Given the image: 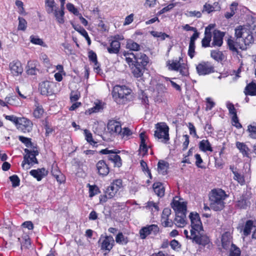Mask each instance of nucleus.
Here are the masks:
<instances>
[{
    "mask_svg": "<svg viewBox=\"0 0 256 256\" xmlns=\"http://www.w3.org/2000/svg\"><path fill=\"white\" fill-rule=\"evenodd\" d=\"M191 222L190 238L193 242L206 246L210 242L208 236L204 234L203 227L199 214L191 212L189 216Z\"/></svg>",
    "mask_w": 256,
    "mask_h": 256,
    "instance_id": "nucleus-1",
    "label": "nucleus"
},
{
    "mask_svg": "<svg viewBox=\"0 0 256 256\" xmlns=\"http://www.w3.org/2000/svg\"><path fill=\"white\" fill-rule=\"evenodd\" d=\"M228 197L222 189L212 190L209 196L210 206L214 211L222 210L224 207V200Z\"/></svg>",
    "mask_w": 256,
    "mask_h": 256,
    "instance_id": "nucleus-2",
    "label": "nucleus"
},
{
    "mask_svg": "<svg viewBox=\"0 0 256 256\" xmlns=\"http://www.w3.org/2000/svg\"><path fill=\"white\" fill-rule=\"evenodd\" d=\"M131 92V89L128 86L116 85L114 87L112 94L116 103L124 104L130 100Z\"/></svg>",
    "mask_w": 256,
    "mask_h": 256,
    "instance_id": "nucleus-3",
    "label": "nucleus"
},
{
    "mask_svg": "<svg viewBox=\"0 0 256 256\" xmlns=\"http://www.w3.org/2000/svg\"><path fill=\"white\" fill-rule=\"evenodd\" d=\"M156 128L154 134L155 138L160 140L163 143L168 144L170 140L168 126L164 123H160L156 124Z\"/></svg>",
    "mask_w": 256,
    "mask_h": 256,
    "instance_id": "nucleus-4",
    "label": "nucleus"
},
{
    "mask_svg": "<svg viewBox=\"0 0 256 256\" xmlns=\"http://www.w3.org/2000/svg\"><path fill=\"white\" fill-rule=\"evenodd\" d=\"M24 151L26 154L24 157V160L22 164L23 168L26 164L30 165L38 163L36 156L38 154V152L36 146H33V148L30 150L25 148Z\"/></svg>",
    "mask_w": 256,
    "mask_h": 256,
    "instance_id": "nucleus-5",
    "label": "nucleus"
},
{
    "mask_svg": "<svg viewBox=\"0 0 256 256\" xmlns=\"http://www.w3.org/2000/svg\"><path fill=\"white\" fill-rule=\"evenodd\" d=\"M197 73L200 76H206L214 72V66L210 62L202 61L196 66Z\"/></svg>",
    "mask_w": 256,
    "mask_h": 256,
    "instance_id": "nucleus-6",
    "label": "nucleus"
},
{
    "mask_svg": "<svg viewBox=\"0 0 256 256\" xmlns=\"http://www.w3.org/2000/svg\"><path fill=\"white\" fill-rule=\"evenodd\" d=\"M100 249L104 251L109 252L114 244V240L111 236L102 235L98 242Z\"/></svg>",
    "mask_w": 256,
    "mask_h": 256,
    "instance_id": "nucleus-7",
    "label": "nucleus"
},
{
    "mask_svg": "<svg viewBox=\"0 0 256 256\" xmlns=\"http://www.w3.org/2000/svg\"><path fill=\"white\" fill-rule=\"evenodd\" d=\"M122 186V180L120 179L116 180L106 188L104 192L106 194L107 196H108L109 199L112 198L115 196Z\"/></svg>",
    "mask_w": 256,
    "mask_h": 256,
    "instance_id": "nucleus-8",
    "label": "nucleus"
},
{
    "mask_svg": "<svg viewBox=\"0 0 256 256\" xmlns=\"http://www.w3.org/2000/svg\"><path fill=\"white\" fill-rule=\"evenodd\" d=\"M172 207L175 211L176 214H186V204L184 202L174 200Z\"/></svg>",
    "mask_w": 256,
    "mask_h": 256,
    "instance_id": "nucleus-9",
    "label": "nucleus"
},
{
    "mask_svg": "<svg viewBox=\"0 0 256 256\" xmlns=\"http://www.w3.org/2000/svg\"><path fill=\"white\" fill-rule=\"evenodd\" d=\"M10 69L14 76L21 75L23 72V68L21 62L18 60H14L10 64Z\"/></svg>",
    "mask_w": 256,
    "mask_h": 256,
    "instance_id": "nucleus-10",
    "label": "nucleus"
},
{
    "mask_svg": "<svg viewBox=\"0 0 256 256\" xmlns=\"http://www.w3.org/2000/svg\"><path fill=\"white\" fill-rule=\"evenodd\" d=\"M96 168L98 173L100 176H106L110 172V168L104 160H99L96 164Z\"/></svg>",
    "mask_w": 256,
    "mask_h": 256,
    "instance_id": "nucleus-11",
    "label": "nucleus"
},
{
    "mask_svg": "<svg viewBox=\"0 0 256 256\" xmlns=\"http://www.w3.org/2000/svg\"><path fill=\"white\" fill-rule=\"evenodd\" d=\"M53 84L48 81L40 82L39 84V90L42 95H50L52 93V86Z\"/></svg>",
    "mask_w": 256,
    "mask_h": 256,
    "instance_id": "nucleus-12",
    "label": "nucleus"
},
{
    "mask_svg": "<svg viewBox=\"0 0 256 256\" xmlns=\"http://www.w3.org/2000/svg\"><path fill=\"white\" fill-rule=\"evenodd\" d=\"M108 130L112 134H119L122 132V126L120 122L114 120H110L108 122L107 126Z\"/></svg>",
    "mask_w": 256,
    "mask_h": 256,
    "instance_id": "nucleus-13",
    "label": "nucleus"
},
{
    "mask_svg": "<svg viewBox=\"0 0 256 256\" xmlns=\"http://www.w3.org/2000/svg\"><path fill=\"white\" fill-rule=\"evenodd\" d=\"M224 33L219 30H215L213 32V40L212 46H220L223 43V37Z\"/></svg>",
    "mask_w": 256,
    "mask_h": 256,
    "instance_id": "nucleus-14",
    "label": "nucleus"
},
{
    "mask_svg": "<svg viewBox=\"0 0 256 256\" xmlns=\"http://www.w3.org/2000/svg\"><path fill=\"white\" fill-rule=\"evenodd\" d=\"M148 63V58L146 54L142 52L136 53L135 56L134 64L146 67Z\"/></svg>",
    "mask_w": 256,
    "mask_h": 256,
    "instance_id": "nucleus-15",
    "label": "nucleus"
},
{
    "mask_svg": "<svg viewBox=\"0 0 256 256\" xmlns=\"http://www.w3.org/2000/svg\"><path fill=\"white\" fill-rule=\"evenodd\" d=\"M171 214V210L169 208L164 209L162 214L161 222L164 227L172 226L173 222L172 220L170 221L168 217Z\"/></svg>",
    "mask_w": 256,
    "mask_h": 256,
    "instance_id": "nucleus-16",
    "label": "nucleus"
},
{
    "mask_svg": "<svg viewBox=\"0 0 256 256\" xmlns=\"http://www.w3.org/2000/svg\"><path fill=\"white\" fill-rule=\"evenodd\" d=\"M18 125L24 132H29L32 130V122L24 118H20Z\"/></svg>",
    "mask_w": 256,
    "mask_h": 256,
    "instance_id": "nucleus-17",
    "label": "nucleus"
},
{
    "mask_svg": "<svg viewBox=\"0 0 256 256\" xmlns=\"http://www.w3.org/2000/svg\"><path fill=\"white\" fill-rule=\"evenodd\" d=\"M30 173L38 181H40L42 178L48 174V172L44 168H41L37 170H32L30 171Z\"/></svg>",
    "mask_w": 256,
    "mask_h": 256,
    "instance_id": "nucleus-18",
    "label": "nucleus"
},
{
    "mask_svg": "<svg viewBox=\"0 0 256 256\" xmlns=\"http://www.w3.org/2000/svg\"><path fill=\"white\" fill-rule=\"evenodd\" d=\"M245 26L247 28L248 32L256 34V18L252 16H248Z\"/></svg>",
    "mask_w": 256,
    "mask_h": 256,
    "instance_id": "nucleus-19",
    "label": "nucleus"
},
{
    "mask_svg": "<svg viewBox=\"0 0 256 256\" xmlns=\"http://www.w3.org/2000/svg\"><path fill=\"white\" fill-rule=\"evenodd\" d=\"M120 48V42L117 40H114L110 42V46L107 47V50L110 54H118Z\"/></svg>",
    "mask_w": 256,
    "mask_h": 256,
    "instance_id": "nucleus-20",
    "label": "nucleus"
},
{
    "mask_svg": "<svg viewBox=\"0 0 256 256\" xmlns=\"http://www.w3.org/2000/svg\"><path fill=\"white\" fill-rule=\"evenodd\" d=\"M64 9L54 8L53 12L56 20L60 24H63L64 22Z\"/></svg>",
    "mask_w": 256,
    "mask_h": 256,
    "instance_id": "nucleus-21",
    "label": "nucleus"
},
{
    "mask_svg": "<svg viewBox=\"0 0 256 256\" xmlns=\"http://www.w3.org/2000/svg\"><path fill=\"white\" fill-rule=\"evenodd\" d=\"M232 238L229 232H224L222 237V244L224 248L227 250L230 245L232 246Z\"/></svg>",
    "mask_w": 256,
    "mask_h": 256,
    "instance_id": "nucleus-22",
    "label": "nucleus"
},
{
    "mask_svg": "<svg viewBox=\"0 0 256 256\" xmlns=\"http://www.w3.org/2000/svg\"><path fill=\"white\" fill-rule=\"evenodd\" d=\"M186 214H176L174 218L175 224L180 228L184 226L186 224Z\"/></svg>",
    "mask_w": 256,
    "mask_h": 256,
    "instance_id": "nucleus-23",
    "label": "nucleus"
},
{
    "mask_svg": "<svg viewBox=\"0 0 256 256\" xmlns=\"http://www.w3.org/2000/svg\"><path fill=\"white\" fill-rule=\"evenodd\" d=\"M132 69L134 76L138 78L143 75L146 67L142 66H136V64H134Z\"/></svg>",
    "mask_w": 256,
    "mask_h": 256,
    "instance_id": "nucleus-24",
    "label": "nucleus"
},
{
    "mask_svg": "<svg viewBox=\"0 0 256 256\" xmlns=\"http://www.w3.org/2000/svg\"><path fill=\"white\" fill-rule=\"evenodd\" d=\"M180 58L179 60H172L168 61L167 66H168V69L178 71L179 69L182 67L180 62Z\"/></svg>",
    "mask_w": 256,
    "mask_h": 256,
    "instance_id": "nucleus-25",
    "label": "nucleus"
},
{
    "mask_svg": "<svg viewBox=\"0 0 256 256\" xmlns=\"http://www.w3.org/2000/svg\"><path fill=\"white\" fill-rule=\"evenodd\" d=\"M246 95L256 96V84L253 82L248 84L244 90Z\"/></svg>",
    "mask_w": 256,
    "mask_h": 256,
    "instance_id": "nucleus-26",
    "label": "nucleus"
},
{
    "mask_svg": "<svg viewBox=\"0 0 256 256\" xmlns=\"http://www.w3.org/2000/svg\"><path fill=\"white\" fill-rule=\"evenodd\" d=\"M155 194L160 197L164 194V188L161 182H154L152 186Z\"/></svg>",
    "mask_w": 256,
    "mask_h": 256,
    "instance_id": "nucleus-27",
    "label": "nucleus"
},
{
    "mask_svg": "<svg viewBox=\"0 0 256 256\" xmlns=\"http://www.w3.org/2000/svg\"><path fill=\"white\" fill-rule=\"evenodd\" d=\"M140 146L139 150L140 152H143V154H145L148 152V148L146 144V136L144 132H142L140 134Z\"/></svg>",
    "mask_w": 256,
    "mask_h": 256,
    "instance_id": "nucleus-28",
    "label": "nucleus"
},
{
    "mask_svg": "<svg viewBox=\"0 0 256 256\" xmlns=\"http://www.w3.org/2000/svg\"><path fill=\"white\" fill-rule=\"evenodd\" d=\"M108 159L114 164V166L120 168L122 165L120 157L116 154H110L108 156Z\"/></svg>",
    "mask_w": 256,
    "mask_h": 256,
    "instance_id": "nucleus-29",
    "label": "nucleus"
},
{
    "mask_svg": "<svg viewBox=\"0 0 256 256\" xmlns=\"http://www.w3.org/2000/svg\"><path fill=\"white\" fill-rule=\"evenodd\" d=\"M34 106L36 108L34 110V116L37 118H40L44 113L42 106L37 101H35Z\"/></svg>",
    "mask_w": 256,
    "mask_h": 256,
    "instance_id": "nucleus-30",
    "label": "nucleus"
},
{
    "mask_svg": "<svg viewBox=\"0 0 256 256\" xmlns=\"http://www.w3.org/2000/svg\"><path fill=\"white\" fill-rule=\"evenodd\" d=\"M245 26H240L235 29V36L237 38H244L248 30Z\"/></svg>",
    "mask_w": 256,
    "mask_h": 256,
    "instance_id": "nucleus-31",
    "label": "nucleus"
},
{
    "mask_svg": "<svg viewBox=\"0 0 256 256\" xmlns=\"http://www.w3.org/2000/svg\"><path fill=\"white\" fill-rule=\"evenodd\" d=\"M255 226L253 224V222L252 220H248L244 226L243 234L244 236H248L250 232L252 230H254Z\"/></svg>",
    "mask_w": 256,
    "mask_h": 256,
    "instance_id": "nucleus-32",
    "label": "nucleus"
},
{
    "mask_svg": "<svg viewBox=\"0 0 256 256\" xmlns=\"http://www.w3.org/2000/svg\"><path fill=\"white\" fill-rule=\"evenodd\" d=\"M129 240L127 236L123 234L122 232H118L116 237V242L117 244L121 245L126 244Z\"/></svg>",
    "mask_w": 256,
    "mask_h": 256,
    "instance_id": "nucleus-33",
    "label": "nucleus"
},
{
    "mask_svg": "<svg viewBox=\"0 0 256 256\" xmlns=\"http://www.w3.org/2000/svg\"><path fill=\"white\" fill-rule=\"evenodd\" d=\"M200 149L203 152H212V149L210 142L208 140H203L200 142Z\"/></svg>",
    "mask_w": 256,
    "mask_h": 256,
    "instance_id": "nucleus-34",
    "label": "nucleus"
},
{
    "mask_svg": "<svg viewBox=\"0 0 256 256\" xmlns=\"http://www.w3.org/2000/svg\"><path fill=\"white\" fill-rule=\"evenodd\" d=\"M211 57L216 62H220L224 58V56L222 52L218 50H212L210 52Z\"/></svg>",
    "mask_w": 256,
    "mask_h": 256,
    "instance_id": "nucleus-35",
    "label": "nucleus"
},
{
    "mask_svg": "<svg viewBox=\"0 0 256 256\" xmlns=\"http://www.w3.org/2000/svg\"><path fill=\"white\" fill-rule=\"evenodd\" d=\"M236 146L244 156H248L249 148L244 143L237 142L236 143Z\"/></svg>",
    "mask_w": 256,
    "mask_h": 256,
    "instance_id": "nucleus-36",
    "label": "nucleus"
},
{
    "mask_svg": "<svg viewBox=\"0 0 256 256\" xmlns=\"http://www.w3.org/2000/svg\"><path fill=\"white\" fill-rule=\"evenodd\" d=\"M250 205V202L244 196H240L236 204L238 207L242 209H246Z\"/></svg>",
    "mask_w": 256,
    "mask_h": 256,
    "instance_id": "nucleus-37",
    "label": "nucleus"
},
{
    "mask_svg": "<svg viewBox=\"0 0 256 256\" xmlns=\"http://www.w3.org/2000/svg\"><path fill=\"white\" fill-rule=\"evenodd\" d=\"M126 48L133 51H138L140 49V44L130 40L127 41Z\"/></svg>",
    "mask_w": 256,
    "mask_h": 256,
    "instance_id": "nucleus-38",
    "label": "nucleus"
},
{
    "mask_svg": "<svg viewBox=\"0 0 256 256\" xmlns=\"http://www.w3.org/2000/svg\"><path fill=\"white\" fill-rule=\"evenodd\" d=\"M168 164L164 161H160L158 164V170L160 174L163 175L166 174Z\"/></svg>",
    "mask_w": 256,
    "mask_h": 256,
    "instance_id": "nucleus-39",
    "label": "nucleus"
},
{
    "mask_svg": "<svg viewBox=\"0 0 256 256\" xmlns=\"http://www.w3.org/2000/svg\"><path fill=\"white\" fill-rule=\"evenodd\" d=\"M95 105L88 110L90 114L98 112L104 109V104L102 102H98L94 104Z\"/></svg>",
    "mask_w": 256,
    "mask_h": 256,
    "instance_id": "nucleus-40",
    "label": "nucleus"
},
{
    "mask_svg": "<svg viewBox=\"0 0 256 256\" xmlns=\"http://www.w3.org/2000/svg\"><path fill=\"white\" fill-rule=\"evenodd\" d=\"M46 6V12L48 14L52 13L56 8V4L54 0H45Z\"/></svg>",
    "mask_w": 256,
    "mask_h": 256,
    "instance_id": "nucleus-41",
    "label": "nucleus"
},
{
    "mask_svg": "<svg viewBox=\"0 0 256 256\" xmlns=\"http://www.w3.org/2000/svg\"><path fill=\"white\" fill-rule=\"evenodd\" d=\"M220 9V7L219 6H218V8L216 9V8L209 4L206 3L204 6L202 10V12H207L208 14H210V12L216 11V10H219Z\"/></svg>",
    "mask_w": 256,
    "mask_h": 256,
    "instance_id": "nucleus-42",
    "label": "nucleus"
},
{
    "mask_svg": "<svg viewBox=\"0 0 256 256\" xmlns=\"http://www.w3.org/2000/svg\"><path fill=\"white\" fill-rule=\"evenodd\" d=\"M30 41L33 44L40 45L44 47L46 46V44H44L42 40L39 38L38 36H30Z\"/></svg>",
    "mask_w": 256,
    "mask_h": 256,
    "instance_id": "nucleus-43",
    "label": "nucleus"
},
{
    "mask_svg": "<svg viewBox=\"0 0 256 256\" xmlns=\"http://www.w3.org/2000/svg\"><path fill=\"white\" fill-rule=\"evenodd\" d=\"M18 140L22 142L24 144L27 148H32L33 146H35L34 144L32 142L31 139L30 138H28L23 136H19Z\"/></svg>",
    "mask_w": 256,
    "mask_h": 256,
    "instance_id": "nucleus-44",
    "label": "nucleus"
},
{
    "mask_svg": "<svg viewBox=\"0 0 256 256\" xmlns=\"http://www.w3.org/2000/svg\"><path fill=\"white\" fill-rule=\"evenodd\" d=\"M254 33H251L250 32H248L245 36L244 37V42L245 45H249L250 44H252L254 42V38L253 37L252 34Z\"/></svg>",
    "mask_w": 256,
    "mask_h": 256,
    "instance_id": "nucleus-45",
    "label": "nucleus"
},
{
    "mask_svg": "<svg viewBox=\"0 0 256 256\" xmlns=\"http://www.w3.org/2000/svg\"><path fill=\"white\" fill-rule=\"evenodd\" d=\"M88 186L89 188L90 197H93L94 196L100 193V189L96 186H92L88 184Z\"/></svg>",
    "mask_w": 256,
    "mask_h": 256,
    "instance_id": "nucleus-46",
    "label": "nucleus"
},
{
    "mask_svg": "<svg viewBox=\"0 0 256 256\" xmlns=\"http://www.w3.org/2000/svg\"><path fill=\"white\" fill-rule=\"evenodd\" d=\"M240 254L241 252L240 249L235 244H232L229 256H240Z\"/></svg>",
    "mask_w": 256,
    "mask_h": 256,
    "instance_id": "nucleus-47",
    "label": "nucleus"
},
{
    "mask_svg": "<svg viewBox=\"0 0 256 256\" xmlns=\"http://www.w3.org/2000/svg\"><path fill=\"white\" fill-rule=\"evenodd\" d=\"M150 234L156 235L159 232V228L157 225L151 224L146 226Z\"/></svg>",
    "mask_w": 256,
    "mask_h": 256,
    "instance_id": "nucleus-48",
    "label": "nucleus"
},
{
    "mask_svg": "<svg viewBox=\"0 0 256 256\" xmlns=\"http://www.w3.org/2000/svg\"><path fill=\"white\" fill-rule=\"evenodd\" d=\"M211 40L212 35L204 34V37L202 40V46L204 48L210 46Z\"/></svg>",
    "mask_w": 256,
    "mask_h": 256,
    "instance_id": "nucleus-49",
    "label": "nucleus"
},
{
    "mask_svg": "<svg viewBox=\"0 0 256 256\" xmlns=\"http://www.w3.org/2000/svg\"><path fill=\"white\" fill-rule=\"evenodd\" d=\"M122 54L126 58V60L128 64L133 62V59L135 60L136 54L132 52H124Z\"/></svg>",
    "mask_w": 256,
    "mask_h": 256,
    "instance_id": "nucleus-50",
    "label": "nucleus"
},
{
    "mask_svg": "<svg viewBox=\"0 0 256 256\" xmlns=\"http://www.w3.org/2000/svg\"><path fill=\"white\" fill-rule=\"evenodd\" d=\"M30 63V62H28V68L26 70V73L30 75H35L36 74L38 70L36 68L35 66H32Z\"/></svg>",
    "mask_w": 256,
    "mask_h": 256,
    "instance_id": "nucleus-51",
    "label": "nucleus"
},
{
    "mask_svg": "<svg viewBox=\"0 0 256 256\" xmlns=\"http://www.w3.org/2000/svg\"><path fill=\"white\" fill-rule=\"evenodd\" d=\"M248 132L249 133V136L254 139H256V126L250 124L248 126Z\"/></svg>",
    "mask_w": 256,
    "mask_h": 256,
    "instance_id": "nucleus-52",
    "label": "nucleus"
},
{
    "mask_svg": "<svg viewBox=\"0 0 256 256\" xmlns=\"http://www.w3.org/2000/svg\"><path fill=\"white\" fill-rule=\"evenodd\" d=\"M10 180L12 183V186L14 188L19 186L20 180L17 175L14 174L10 177Z\"/></svg>",
    "mask_w": 256,
    "mask_h": 256,
    "instance_id": "nucleus-53",
    "label": "nucleus"
},
{
    "mask_svg": "<svg viewBox=\"0 0 256 256\" xmlns=\"http://www.w3.org/2000/svg\"><path fill=\"white\" fill-rule=\"evenodd\" d=\"M186 15L188 17H194L200 18L202 17V12L200 11H196V10H188L186 13Z\"/></svg>",
    "mask_w": 256,
    "mask_h": 256,
    "instance_id": "nucleus-54",
    "label": "nucleus"
},
{
    "mask_svg": "<svg viewBox=\"0 0 256 256\" xmlns=\"http://www.w3.org/2000/svg\"><path fill=\"white\" fill-rule=\"evenodd\" d=\"M165 94L164 92H158V94L155 96V102L160 103L165 101Z\"/></svg>",
    "mask_w": 256,
    "mask_h": 256,
    "instance_id": "nucleus-55",
    "label": "nucleus"
},
{
    "mask_svg": "<svg viewBox=\"0 0 256 256\" xmlns=\"http://www.w3.org/2000/svg\"><path fill=\"white\" fill-rule=\"evenodd\" d=\"M88 58L90 61L94 63L95 66L98 64L96 54L92 50H90L88 52Z\"/></svg>",
    "mask_w": 256,
    "mask_h": 256,
    "instance_id": "nucleus-56",
    "label": "nucleus"
},
{
    "mask_svg": "<svg viewBox=\"0 0 256 256\" xmlns=\"http://www.w3.org/2000/svg\"><path fill=\"white\" fill-rule=\"evenodd\" d=\"M66 8L68 11L72 12L74 15L78 16L80 14L78 10L74 7L73 4L71 3H68L66 4Z\"/></svg>",
    "mask_w": 256,
    "mask_h": 256,
    "instance_id": "nucleus-57",
    "label": "nucleus"
},
{
    "mask_svg": "<svg viewBox=\"0 0 256 256\" xmlns=\"http://www.w3.org/2000/svg\"><path fill=\"white\" fill-rule=\"evenodd\" d=\"M5 118L7 120H8L12 122H14L16 125H18L20 118H18L14 115H10V116H4Z\"/></svg>",
    "mask_w": 256,
    "mask_h": 256,
    "instance_id": "nucleus-58",
    "label": "nucleus"
},
{
    "mask_svg": "<svg viewBox=\"0 0 256 256\" xmlns=\"http://www.w3.org/2000/svg\"><path fill=\"white\" fill-rule=\"evenodd\" d=\"M84 133L86 136V139L88 142L90 143V144L96 143L92 138V134L90 132L89 130H84Z\"/></svg>",
    "mask_w": 256,
    "mask_h": 256,
    "instance_id": "nucleus-59",
    "label": "nucleus"
},
{
    "mask_svg": "<svg viewBox=\"0 0 256 256\" xmlns=\"http://www.w3.org/2000/svg\"><path fill=\"white\" fill-rule=\"evenodd\" d=\"M226 107L228 110L230 114L232 115V116L236 115V110L234 106V105L232 103L230 102H228L226 103Z\"/></svg>",
    "mask_w": 256,
    "mask_h": 256,
    "instance_id": "nucleus-60",
    "label": "nucleus"
},
{
    "mask_svg": "<svg viewBox=\"0 0 256 256\" xmlns=\"http://www.w3.org/2000/svg\"><path fill=\"white\" fill-rule=\"evenodd\" d=\"M19 24L18 29L19 30H24L26 28V22L22 18H18Z\"/></svg>",
    "mask_w": 256,
    "mask_h": 256,
    "instance_id": "nucleus-61",
    "label": "nucleus"
},
{
    "mask_svg": "<svg viewBox=\"0 0 256 256\" xmlns=\"http://www.w3.org/2000/svg\"><path fill=\"white\" fill-rule=\"evenodd\" d=\"M139 234L140 238L142 239H145L148 236L150 235L149 233L148 232L147 228H146V226L143 227L140 230Z\"/></svg>",
    "mask_w": 256,
    "mask_h": 256,
    "instance_id": "nucleus-62",
    "label": "nucleus"
},
{
    "mask_svg": "<svg viewBox=\"0 0 256 256\" xmlns=\"http://www.w3.org/2000/svg\"><path fill=\"white\" fill-rule=\"evenodd\" d=\"M234 180H237L239 183L242 184L244 180V178L242 175L239 174L238 172H234Z\"/></svg>",
    "mask_w": 256,
    "mask_h": 256,
    "instance_id": "nucleus-63",
    "label": "nucleus"
},
{
    "mask_svg": "<svg viewBox=\"0 0 256 256\" xmlns=\"http://www.w3.org/2000/svg\"><path fill=\"white\" fill-rule=\"evenodd\" d=\"M80 97V92H72L70 94V100L72 102L76 101Z\"/></svg>",
    "mask_w": 256,
    "mask_h": 256,
    "instance_id": "nucleus-64",
    "label": "nucleus"
}]
</instances>
